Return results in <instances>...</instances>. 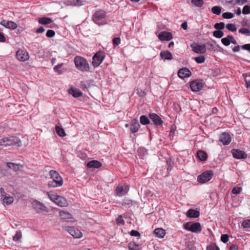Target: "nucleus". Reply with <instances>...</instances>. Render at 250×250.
<instances>
[{
    "label": "nucleus",
    "mask_w": 250,
    "mask_h": 250,
    "mask_svg": "<svg viewBox=\"0 0 250 250\" xmlns=\"http://www.w3.org/2000/svg\"><path fill=\"white\" fill-rule=\"evenodd\" d=\"M13 145L18 146L22 145L21 140L16 136H11L0 139V146L2 147Z\"/></svg>",
    "instance_id": "f257e3e1"
},
{
    "label": "nucleus",
    "mask_w": 250,
    "mask_h": 250,
    "mask_svg": "<svg viewBox=\"0 0 250 250\" xmlns=\"http://www.w3.org/2000/svg\"><path fill=\"white\" fill-rule=\"evenodd\" d=\"M74 62L76 67L82 71H88L89 65L87 60L84 58L77 56L75 57Z\"/></svg>",
    "instance_id": "f03ea898"
},
{
    "label": "nucleus",
    "mask_w": 250,
    "mask_h": 250,
    "mask_svg": "<svg viewBox=\"0 0 250 250\" xmlns=\"http://www.w3.org/2000/svg\"><path fill=\"white\" fill-rule=\"evenodd\" d=\"M48 196L50 199L55 203L57 205L60 207H66L68 205V202L64 197L54 194L47 193Z\"/></svg>",
    "instance_id": "7ed1b4c3"
},
{
    "label": "nucleus",
    "mask_w": 250,
    "mask_h": 250,
    "mask_svg": "<svg viewBox=\"0 0 250 250\" xmlns=\"http://www.w3.org/2000/svg\"><path fill=\"white\" fill-rule=\"evenodd\" d=\"M105 17V12L101 10H97L93 16L92 20L97 24L100 25L104 24Z\"/></svg>",
    "instance_id": "20e7f679"
},
{
    "label": "nucleus",
    "mask_w": 250,
    "mask_h": 250,
    "mask_svg": "<svg viewBox=\"0 0 250 250\" xmlns=\"http://www.w3.org/2000/svg\"><path fill=\"white\" fill-rule=\"evenodd\" d=\"M184 228L188 231L194 233L200 232L202 231V227L200 223L196 222L191 224L188 222L184 225Z\"/></svg>",
    "instance_id": "39448f33"
},
{
    "label": "nucleus",
    "mask_w": 250,
    "mask_h": 250,
    "mask_svg": "<svg viewBox=\"0 0 250 250\" xmlns=\"http://www.w3.org/2000/svg\"><path fill=\"white\" fill-rule=\"evenodd\" d=\"M62 228L64 230L75 238H80L83 236L82 232L76 228L69 226H63Z\"/></svg>",
    "instance_id": "423d86ee"
},
{
    "label": "nucleus",
    "mask_w": 250,
    "mask_h": 250,
    "mask_svg": "<svg viewBox=\"0 0 250 250\" xmlns=\"http://www.w3.org/2000/svg\"><path fill=\"white\" fill-rule=\"evenodd\" d=\"M212 174L211 171H205L197 177V181L200 183H205L211 179Z\"/></svg>",
    "instance_id": "0eeeda50"
},
{
    "label": "nucleus",
    "mask_w": 250,
    "mask_h": 250,
    "mask_svg": "<svg viewBox=\"0 0 250 250\" xmlns=\"http://www.w3.org/2000/svg\"><path fill=\"white\" fill-rule=\"evenodd\" d=\"M129 190V188L128 185L125 186V187L122 185H119L117 186L115 190L116 195L122 197L126 195Z\"/></svg>",
    "instance_id": "6e6552de"
},
{
    "label": "nucleus",
    "mask_w": 250,
    "mask_h": 250,
    "mask_svg": "<svg viewBox=\"0 0 250 250\" xmlns=\"http://www.w3.org/2000/svg\"><path fill=\"white\" fill-rule=\"evenodd\" d=\"M203 87V83L201 81L196 80L191 82L190 87L192 91H200Z\"/></svg>",
    "instance_id": "1a4fd4ad"
},
{
    "label": "nucleus",
    "mask_w": 250,
    "mask_h": 250,
    "mask_svg": "<svg viewBox=\"0 0 250 250\" xmlns=\"http://www.w3.org/2000/svg\"><path fill=\"white\" fill-rule=\"evenodd\" d=\"M104 56L101 52L96 53L93 57L92 64L94 67H98L103 62Z\"/></svg>",
    "instance_id": "9d476101"
},
{
    "label": "nucleus",
    "mask_w": 250,
    "mask_h": 250,
    "mask_svg": "<svg viewBox=\"0 0 250 250\" xmlns=\"http://www.w3.org/2000/svg\"><path fill=\"white\" fill-rule=\"evenodd\" d=\"M191 47L194 52L197 53L203 54L206 51V47L204 44H197L193 43Z\"/></svg>",
    "instance_id": "9b49d317"
},
{
    "label": "nucleus",
    "mask_w": 250,
    "mask_h": 250,
    "mask_svg": "<svg viewBox=\"0 0 250 250\" xmlns=\"http://www.w3.org/2000/svg\"><path fill=\"white\" fill-rule=\"evenodd\" d=\"M16 57L18 60L24 62L29 58L28 53L26 50H19L16 52Z\"/></svg>",
    "instance_id": "f8f14e48"
},
{
    "label": "nucleus",
    "mask_w": 250,
    "mask_h": 250,
    "mask_svg": "<svg viewBox=\"0 0 250 250\" xmlns=\"http://www.w3.org/2000/svg\"><path fill=\"white\" fill-rule=\"evenodd\" d=\"M32 204L33 208L38 213L47 210L46 207L42 203L37 200H34Z\"/></svg>",
    "instance_id": "ddd939ff"
},
{
    "label": "nucleus",
    "mask_w": 250,
    "mask_h": 250,
    "mask_svg": "<svg viewBox=\"0 0 250 250\" xmlns=\"http://www.w3.org/2000/svg\"><path fill=\"white\" fill-rule=\"evenodd\" d=\"M233 157L236 159H245L247 157V154L243 150L238 149H233L231 150Z\"/></svg>",
    "instance_id": "4468645a"
},
{
    "label": "nucleus",
    "mask_w": 250,
    "mask_h": 250,
    "mask_svg": "<svg viewBox=\"0 0 250 250\" xmlns=\"http://www.w3.org/2000/svg\"><path fill=\"white\" fill-rule=\"evenodd\" d=\"M230 135L227 132H223L219 137V141L225 145H228L231 142Z\"/></svg>",
    "instance_id": "2eb2a0df"
},
{
    "label": "nucleus",
    "mask_w": 250,
    "mask_h": 250,
    "mask_svg": "<svg viewBox=\"0 0 250 250\" xmlns=\"http://www.w3.org/2000/svg\"><path fill=\"white\" fill-rule=\"evenodd\" d=\"M49 175L52 179L54 178H56V177H59V179L60 181H57L56 183L58 184L56 186H62L63 184V180L62 177L60 176V174L56 171L54 170H51L49 171Z\"/></svg>",
    "instance_id": "dca6fc26"
},
{
    "label": "nucleus",
    "mask_w": 250,
    "mask_h": 250,
    "mask_svg": "<svg viewBox=\"0 0 250 250\" xmlns=\"http://www.w3.org/2000/svg\"><path fill=\"white\" fill-rule=\"evenodd\" d=\"M0 24L8 29H15L17 27V24L11 21L2 20Z\"/></svg>",
    "instance_id": "f3484780"
},
{
    "label": "nucleus",
    "mask_w": 250,
    "mask_h": 250,
    "mask_svg": "<svg viewBox=\"0 0 250 250\" xmlns=\"http://www.w3.org/2000/svg\"><path fill=\"white\" fill-rule=\"evenodd\" d=\"M149 116L150 119L154 123V124L156 125H161L163 123V121L162 120L161 118L155 113L150 114Z\"/></svg>",
    "instance_id": "a211bd4d"
},
{
    "label": "nucleus",
    "mask_w": 250,
    "mask_h": 250,
    "mask_svg": "<svg viewBox=\"0 0 250 250\" xmlns=\"http://www.w3.org/2000/svg\"><path fill=\"white\" fill-rule=\"evenodd\" d=\"M191 74L190 71L187 68L180 69L178 72V76L182 79L189 77Z\"/></svg>",
    "instance_id": "6ab92c4d"
},
{
    "label": "nucleus",
    "mask_w": 250,
    "mask_h": 250,
    "mask_svg": "<svg viewBox=\"0 0 250 250\" xmlns=\"http://www.w3.org/2000/svg\"><path fill=\"white\" fill-rule=\"evenodd\" d=\"M158 38L161 41H169L172 39V36L171 33L164 31L159 34Z\"/></svg>",
    "instance_id": "aec40b11"
},
{
    "label": "nucleus",
    "mask_w": 250,
    "mask_h": 250,
    "mask_svg": "<svg viewBox=\"0 0 250 250\" xmlns=\"http://www.w3.org/2000/svg\"><path fill=\"white\" fill-rule=\"evenodd\" d=\"M60 215L62 219L66 221L72 222H75V220H74L72 215L69 212L64 211H61L60 212Z\"/></svg>",
    "instance_id": "412c9836"
},
{
    "label": "nucleus",
    "mask_w": 250,
    "mask_h": 250,
    "mask_svg": "<svg viewBox=\"0 0 250 250\" xmlns=\"http://www.w3.org/2000/svg\"><path fill=\"white\" fill-rule=\"evenodd\" d=\"M140 127V125L137 119H134L131 123L130 129L131 132L135 133L137 132Z\"/></svg>",
    "instance_id": "4be33fe9"
},
{
    "label": "nucleus",
    "mask_w": 250,
    "mask_h": 250,
    "mask_svg": "<svg viewBox=\"0 0 250 250\" xmlns=\"http://www.w3.org/2000/svg\"><path fill=\"white\" fill-rule=\"evenodd\" d=\"M2 201V204L4 205H9L14 202V198L10 195L5 194L3 198H1Z\"/></svg>",
    "instance_id": "5701e85b"
},
{
    "label": "nucleus",
    "mask_w": 250,
    "mask_h": 250,
    "mask_svg": "<svg viewBox=\"0 0 250 250\" xmlns=\"http://www.w3.org/2000/svg\"><path fill=\"white\" fill-rule=\"evenodd\" d=\"M186 215L189 218H197L200 215V212L196 209H189L187 211Z\"/></svg>",
    "instance_id": "b1692460"
},
{
    "label": "nucleus",
    "mask_w": 250,
    "mask_h": 250,
    "mask_svg": "<svg viewBox=\"0 0 250 250\" xmlns=\"http://www.w3.org/2000/svg\"><path fill=\"white\" fill-rule=\"evenodd\" d=\"M69 93L75 98H78L82 96V92L77 88H71L69 90Z\"/></svg>",
    "instance_id": "393cba45"
},
{
    "label": "nucleus",
    "mask_w": 250,
    "mask_h": 250,
    "mask_svg": "<svg viewBox=\"0 0 250 250\" xmlns=\"http://www.w3.org/2000/svg\"><path fill=\"white\" fill-rule=\"evenodd\" d=\"M101 166V163L97 160L91 161L87 164V167L89 168H99Z\"/></svg>",
    "instance_id": "a878e982"
},
{
    "label": "nucleus",
    "mask_w": 250,
    "mask_h": 250,
    "mask_svg": "<svg viewBox=\"0 0 250 250\" xmlns=\"http://www.w3.org/2000/svg\"><path fill=\"white\" fill-rule=\"evenodd\" d=\"M160 56L163 59L171 60L172 59V55L169 51H162Z\"/></svg>",
    "instance_id": "bb28decb"
},
{
    "label": "nucleus",
    "mask_w": 250,
    "mask_h": 250,
    "mask_svg": "<svg viewBox=\"0 0 250 250\" xmlns=\"http://www.w3.org/2000/svg\"><path fill=\"white\" fill-rule=\"evenodd\" d=\"M154 233L158 237L162 238L166 235L165 230L162 228H157L154 230Z\"/></svg>",
    "instance_id": "cd10ccee"
},
{
    "label": "nucleus",
    "mask_w": 250,
    "mask_h": 250,
    "mask_svg": "<svg viewBox=\"0 0 250 250\" xmlns=\"http://www.w3.org/2000/svg\"><path fill=\"white\" fill-rule=\"evenodd\" d=\"M38 21L40 24L46 25L51 23L52 20L49 18L42 17L39 18Z\"/></svg>",
    "instance_id": "c85d7f7f"
},
{
    "label": "nucleus",
    "mask_w": 250,
    "mask_h": 250,
    "mask_svg": "<svg viewBox=\"0 0 250 250\" xmlns=\"http://www.w3.org/2000/svg\"><path fill=\"white\" fill-rule=\"evenodd\" d=\"M6 166L8 167L13 169L14 171H17L20 170L21 166L19 164L14 163L8 162L6 163Z\"/></svg>",
    "instance_id": "c756f323"
},
{
    "label": "nucleus",
    "mask_w": 250,
    "mask_h": 250,
    "mask_svg": "<svg viewBox=\"0 0 250 250\" xmlns=\"http://www.w3.org/2000/svg\"><path fill=\"white\" fill-rule=\"evenodd\" d=\"M197 157L200 161H204L207 158V155L204 151L199 150L197 153Z\"/></svg>",
    "instance_id": "7c9ffc66"
},
{
    "label": "nucleus",
    "mask_w": 250,
    "mask_h": 250,
    "mask_svg": "<svg viewBox=\"0 0 250 250\" xmlns=\"http://www.w3.org/2000/svg\"><path fill=\"white\" fill-rule=\"evenodd\" d=\"M140 121L143 125H147L150 124L149 119L146 115H142L140 118Z\"/></svg>",
    "instance_id": "2f4dec72"
},
{
    "label": "nucleus",
    "mask_w": 250,
    "mask_h": 250,
    "mask_svg": "<svg viewBox=\"0 0 250 250\" xmlns=\"http://www.w3.org/2000/svg\"><path fill=\"white\" fill-rule=\"evenodd\" d=\"M55 128L57 134L60 137H64L66 135L64 129L61 126H56Z\"/></svg>",
    "instance_id": "473e14b6"
},
{
    "label": "nucleus",
    "mask_w": 250,
    "mask_h": 250,
    "mask_svg": "<svg viewBox=\"0 0 250 250\" xmlns=\"http://www.w3.org/2000/svg\"><path fill=\"white\" fill-rule=\"evenodd\" d=\"M57 181H60L59 179V177H56V178H54L52 181H50L48 182V185L49 187L51 188H57L61 187V186H56L58 184L56 183Z\"/></svg>",
    "instance_id": "72a5a7b5"
},
{
    "label": "nucleus",
    "mask_w": 250,
    "mask_h": 250,
    "mask_svg": "<svg viewBox=\"0 0 250 250\" xmlns=\"http://www.w3.org/2000/svg\"><path fill=\"white\" fill-rule=\"evenodd\" d=\"M191 3L196 7H201L204 4V0H190Z\"/></svg>",
    "instance_id": "f704fd0d"
},
{
    "label": "nucleus",
    "mask_w": 250,
    "mask_h": 250,
    "mask_svg": "<svg viewBox=\"0 0 250 250\" xmlns=\"http://www.w3.org/2000/svg\"><path fill=\"white\" fill-rule=\"evenodd\" d=\"M128 248L129 250H140L139 245L135 243H129Z\"/></svg>",
    "instance_id": "c9c22d12"
},
{
    "label": "nucleus",
    "mask_w": 250,
    "mask_h": 250,
    "mask_svg": "<svg viewBox=\"0 0 250 250\" xmlns=\"http://www.w3.org/2000/svg\"><path fill=\"white\" fill-rule=\"evenodd\" d=\"M21 236V231H17L15 236L13 237V240L15 242H20Z\"/></svg>",
    "instance_id": "e433bc0d"
},
{
    "label": "nucleus",
    "mask_w": 250,
    "mask_h": 250,
    "mask_svg": "<svg viewBox=\"0 0 250 250\" xmlns=\"http://www.w3.org/2000/svg\"><path fill=\"white\" fill-rule=\"evenodd\" d=\"M211 11L213 14L219 15L221 13V8L218 6H213L211 8Z\"/></svg>",
    "instance_id": "4c0bfd02"
},
{
    "label": "nucleus",
    "mask_w": 250,
    "mask_h": 250,
    "mask_svg": "<svg viewBox=\"0 0 250 250\" xmlns=\"http://www.w3.org/2000/svg\"><path fill=\"white\" fill-rule=\"evenodd\" d=\"M213 35L214 37L220 39L224 36V33L221 30H216L213 31Z\"/></svg>",
    "instance_id": "58836bf2"
},
{
    "label": "nucleus",
    "mask_w": 250,
    "mask_h": 250,
    "mask_svg": "<svg viewBox=\"0 0 250 250\" xmlns=\"http://www.w3.org/2000/svg\"><path fill=\"white\" fill-rule=\"evenodd\" d=\"M227 29L231 32H235L236 31L237 28L235 25V24L232 23H228L226 25Z\"/></svg>",
    "instance_id": "ea45409f"
},
{
    "label": "nucleus",
    "mask_w": 250,
    "mask_h": 250,
    "mask_svg": "<svg viewBox=\"0 0 250 250\" xmlns=\"http://www.w3.org/2000/svg\"><path fill=\"white\" fill-rule=\"evenodd\" d=\"M214 27L217 30H222L225 28V23L223 22L216 23L214 24Z\"/></svg>",
    "instance_id": "a19ab883"
},
{
    "label": "nucleus",
    "mask_w": 250,
    "mask_h": 250,
    "mask_svg": "<svg viewBox=\"0 0 250 250\" xmlns=\"http://www.w3.org/2000/svg\"><path fill=\"white\" fill-rule=\"evenodd\" d=\"M74 6H80L85 4L86 1L84 0H74Z\"/></svg>",
    "instance_id": "79ce46f5"
},
{
    "label": "nucleus",
    "mask_w": 250,
    "mask_h": 250,
    "mask_svg": "<svg viewBox=\"0 0 250 250\" xmlns=\"http://www.w3.org/2000/svg\"><path fill=\"white\" fill-rule=\"evenodd\" d=\"M222 17L224 19H230L233 18L234 15L232 13L225 12L223 13Z\"/></svg>",
    "instance_id": "37998d69"
},
{
    "label": "nucleus",
    "mask_w": 250,
    "mask_h": 250,
    "mask_svg": "<svg viewBox=\"0 0 250 250\" xmlns=\"http://www.w3.org/2000/svg\"><path fill=\"white\" fill-rule=\"evenodd\" d=\"M62 65L63 63L59 64L54 67V71L56 72H57L58 74H61L62 72V70H61V68H62Z\"/></svg>",
    "instance_id": "c03bdc74"
},
{
    "label": "nucleus",
    "mask_w": 250,
    "mask_h": 250,
    "mask_svg": "<svg viewBox=\"0 0 250 250\" xmlns=\"http://www.w3.org/2000/svg\"><path fill=\"white\" fill-rule=\"evenodd\" d=\"M194 60L198 63H202L205 61V58L203 56H200L194 58Z\"/></svg>",
    "instance_id": "a18cd8bd"
},
{
    "label": "nucleus",
    "mask_w": 250,
    "mask_h": 250,
    "mask_svg": "<svg viewBox=\"0 0 250 250\" xmlns=\"http://www.w3.org/2000/svg\"><path fill=\"white\" fill-rule=\"evenodd\" d=\"M116 223L118 225H122L125 223L122 215H119L116 220Z\"/></svg>",
    "instance_id": "49530a36"
},
{
    "label": "nucleus",
    "mask_w": 250,
    "mask_h": 250,
    "mask_svg": "<svg viewBox=\"0 0 250 250\" xmlns=\"http://www.w3.org/2000/svg\"><path fill=\"white\" fill-rule=\"evenodd\" d=\"M239 33L242 34L247 35V36H249L250 33V30L247 28H242L239 30Z\"/></svg>",
    "instance_id": "de8ad7c7"
},
{
    "label": "nucleus",
    "mask_w": 250,
    "mask_h": 250,
    "mask_svg": "<svg viewBox=\"0 0 250 250\" xmlns=\"http://www.w3.org/2000/svg\"><path fill=\"white\" fill-rule=\"evenodd\" d=\"M123 206H126L127 207H130L132 205V201L129 199H125L122 204Z\"/></svg>",
    "instance_id": "09e8293b"
},
{
    "label": "nucleus",
    "mask_w": 250,
    "mask_h": 250,
    "mask_svg": "<svg viewBox=\"0 0 250 250\" xmlns=\"http://www.w3.org/2000/svg\"><path fill=\"white\" fill-rule=\"evenodd\" d=\"M242 190L241 187H234L232 190V193L234 194H238Z\"/></svg>",
    "instance_id": "8fccbe9b"
},
{
    "label": "nucleus",
    "mask_w": 250,
    "mask_h": 250,
    "mask_svg": "<svg viewBox=\"0 0 250 250\" xmlns=\"http://www.w3.org/2000/svg\"><path fill=\"white\" fill-rule=\"evenodd\" d=\"M242 13L244 15H248L250 14V6L245 5L244 6L242 10Z\"/></svg>",
    "instance_id": "3c124183"
},
{
    "label": "nucleus",
    "mask_w": 250,
    "mask_h": 250,
    "mask_svg": "<svg viewBox=\"0 0 250 250\" xmlns=\"http://www.w3.org/2000/svg\"><path fill=\"white\" fill-rule=\"evenodd\" d=\"M229 39L228 38V36L227 37L222 38L221 42L225 46H228L230 44Z\"/></svg>",
    "instance_id": "603ef678"
},
{
    "label": "nucleus",
    "mask_w": 250,
    "mask_h": 250,
    "mask_svg": "<svg viewBox=\"0 0 250 250\" xmlns=\"http://www.w3.org/2000/svg\"><path fill=\"white\" fill-rule=\"evenodd\" d=\"M55 35V32L53 30H48L46 33V36L48 38H52L54 37Z\"/></svg>",
    "instance_id": "864d4df0"
},
{
    "label": "nucleus",
    "mask_w": 250,
    "mask_h": 250,
    "mask_svg": "<svg viewBox=\"0 0 250 250\" xmlns=\"http://www.w3.org/2000/svg\"><path fill=\"white\" fill-rule=\"evenodd\" d=\"M242 226L244 228H250V220H245L243 222Z\"/></svg>",
    "instance_id": "5fc2aeb1"
},
{
    "label": "nucleus",
    "mask_w": 250,
    "mask_h": 250,
    "mask_svg": "<svg viewBox=\"0 0 250 250\" xmlns=\"http://www.w3.org/2000/svg\"><path fill=\"white\" fill-rule=\"evenodd\" d=\"M207 250H220L219 248L215 244H211L207 247Z\"/></svg>",
    "instance_id": "6e6d98bb"
},
{
    "label": "nucleus",
    "mask_w": 250,
    "mask_h": 250,
    "mask_svg": "<svg viewBox=\"0 0 250 250\" xmlns=\"http://www.w3.org/2000/svg\"><path fill=\"white\" fill-rule=\"evenodd\" d=\"M229 238L228 234H223L221 235V240L223 243H226L229 241Z\"/></svg>",
    "instance_id": "4d7b16f0"
},
{
    "label": "nucleus",
    "mask_w": 250,
    "mask_h": 250,
    "mask_svg": "<svg viewBox=\"0 0 250 250\" xmlns=\"http://www.w3.org/2000/svg\"><path fill=\"white\" fill-rule=\"evenodd\" d=\"M130 234L133 236H136V237H140V233H139V232L137 230H132L130 232Z\"/></svg>",
    "instance_id": "13d9d810"
},
{
    "label": "nucleus",
    "mask_w": 250,
    "mask_h": 250,
    "mask_svg": "<svg viewBox=\"0 0 250 250\" xmlns=\"http://www.w3.org/2000/svg\"><path fill=\"white\" fill-rule=\"evenodd\" d=\"M74 0H66L64 3L67 6H74Z\"/></svg>",
    "instance_id": "bf43d9fd"
},
{
    "label": "nucleus",
    "mask_w": 250,
    "mask_h": 250,
    "mask_svg": "<svg viewBox=\"0 0 250 250\" xmlns=\"http://www.w3.org/2000/svg\"><path fill=\"white\" fill-rule=\"evenodd\" d=\"M241 47L243 49L250 51V43L244 44L242 45Z\"/></svg>",
    "instance_id": "052dcab7"
},
{
    "label": "nucleus",
    "mask_w": 250,
    "mask_h": 250,
    "mask_svg": "<svg viewBox=\"0 0 250 250\" xmlns=\"http://www.w3.org/2000/svg\"><path fill=\"white\" fill-rule=\"evenodd\" d=\"M121 42V40L120 38H115L113 40V42L114 45H118Z\"/></svg>",
    "instance_id": "680f3d73"
},
{
    "label": "nucleus",
    "mask_w": 250,
    "mask_h": 250,
    "mask_svg": "<svg viewBox=\"0 0 250 250\" xmlns=\"http://www.w3.org/2000/svg\"><path fill=\"white\" fill-rule=\"evenodd\" d=\"M228 38L230 39H229L230 43H233L234 44H237V42L234 39V38H233V37L232 36H231V35H228Z\"/></svg>",
    "instance_id": "e2e57ef3"
},
{
    "label": "nucleus",
    "mask_w": 250,
    "mask_h": 250,
    "mask_svg": "<svg viewBox=\"0 0 250 250\" xmlns=\"http://www.w3.org/2000/svg\"><path fill=\"white\" fill-rule=\"evenodd\" d=\"M236 2V3L239 5H243L244 3H246L247 2V0H235Z\"/></svg>",
    "instance_id": "0e129e2a"
},
{
    "label": "nucleus",
    "mask_w": 250,
    "mask_h": 250,
    "mask_svg": "<svg viewBox=\"0 0 250 250\" xmlns=\"http://www.w3.org/2000/svg\"><path fill=\"white\" fill-rule=\"evenodd\" d=\"M0 197L1 198H3V197L4 196L5 194H7V193L4 191V188H0Z\"/></svg>",
    "instance_id": "69168bd1"
},
{
    "label": "nucleus",
    "mask_w": 250,
    "mask_h": 250,
    "mask_svg": "<svg viewBox=\"0 0 250 250\" xmlns=\"http://www.w3.org/2000/svg\"><path fill=\"white\" fill-rule=\"evenodd\" d=\"M45 31L44 28L42 26L39 27L36 31L37 33H42Z\"/></svg>",
    "instance_id": "338daca9"
},
{
    "label": "nucleus",
    "mask_w": 250,
    "mask_h": 250,
    "mask_svg": "<svg viewBox=\"0 0 250 250\" xmlns=\"http://www.w3.org/2000/svg\"><path fill=\"white\" fill-rule=\"evenodd\" d=\"M238 246L236 245L233 244L230 247L229 250H238Z\"/></svg>",
    "instance_id": "774afa93"
}]
</instances>
